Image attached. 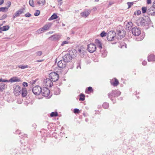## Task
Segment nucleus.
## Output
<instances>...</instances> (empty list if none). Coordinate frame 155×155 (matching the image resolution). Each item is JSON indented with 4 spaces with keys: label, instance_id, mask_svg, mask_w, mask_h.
<instances>
[{
    "label": "nucleus",
    "instance_id": "63",
    "mask_svg": "<svg viewBox=\"0 0 155 155\" xmlns=\"http://www.w3.org/2000/svg\"><path fill=\"white\" fill-rule=\"evenodd\" d=\"M88 119L87 118H86V119H85V121H86V122H87V121H88Z\"/></svg>",
    "mask_w": 155,
    "mask_h": 155
},
{
    "label": "nucleus",
    "instance_id": "43",
    "mask_svg": "<svg viewBox=\"0 0 155 155\" xmlns=\"http://www.w3.org/2000/svg\"><path fill=\"white\" fill-rule=\"evenodd\" d=\"M127 4L128 6V8H130L131 6L133 5V2H127Z\"/></svg>",
    "mask_w": 155,
    "mask_h": 155
},
{
    "label": "nucleus",
    "instance_id": "33",
    "mask_svg": "<svg viewBox=\"0 0 155 155\" xmlns=\"http://www.w3.org/2000/svg\"><path fill=\"white\" fill-rule=\"evenodd\" d=\"M78 51L80 53V54L81 56H83L86 54V52L81 49H78Z\"/></svg>",
    "mask_w": 155,
    "mask_h": 155
},
{
    "label": "nucleus",
    "instance_id": "11",
    "mask_svg": "<svg viewBox=\"0 0 155 155\" xmlns=\"http://www.w3.org/2000/svg\"><path fill=\"white\" fill-rule=\"evenodd\" d=\"M131 31L133 35L135 36H138L140 34V30L137 27L132 28Z\"/></svg>",
    "mask_w": 155,
    "mask_h": 155
},
{
    "label": "nucleus",
    "instance_id": "60",
    "mask_svg": "<svg viewBox=\"0 0 155 155\" xmlns=\"http://www.w3.org/2000/svg\"><path fill=\"white\" fill-rule=\"evenodd\" d=\"M43 61V60H38L37 61L38 62H41Z\"/></svg>",
    "mask_w": 155,
    "mask_h": 155
},
{
    "label": "nucleus",
    "instance_id": "13",
    "mask_svg": "<svg viewBox=\"0 0 155 155\" xmlns=\"http://www.w3.org/2000/svg\"><path fill=\"white\" fill-rule=\"evenodd\" d=\"M61 37L60 35L57 34H55L51 36L49 38L52 41H59Z\"/></svg>",
    "mask_w": 155,
    "mask_h": 155
},
{
    "label": "nucleus",
    "instance_id": "29",
    "mask_svg": "<svg viewBox=\"0 0 155 155\" xmlns=\"http://www.w3.org/2000/svg\"><path fill=\"white\" fill-rule=\"evenodd\" d=\"M79 96V100L80 101H83L85 100V96L84 94L81 93L80 94Z\"/></svg>",
    "mask_w": 155,
    "mask_h": 155
},
{
    "label": "nucleus",
    "instance_id": "38",
    "mask_svg": "<svg viewBox=\"0 0 155 155\" xmlns=\"http://www.w3.org/2000/svg\"><path fill=\"white\" fill-rule=\"evenodd\" d=\"M107 33H106L105 31H103L101 32L100 35L101 37H103L107 36Z\"/></svg>",
    "mask_w": 155,
    "mask_h": 155
},
{
    "label": "nucleus",
    "instance_id": "45",
    "mask_svg": "<svg viewBox=\"0 0 155 155\" xmlns=\"http://www.w3.org/2000/svg\"><path fill=\"white\" fill-rule=\"evenodd\" d=\"M6 9V7H0V12H5V9Z\"/></svg>",
    "mask_w": 155,
    "mask_h": 155
},
{
    "label": "nucleus",
    "instance_id": "64",
    "mask_svg": "<svg viewBox=\"0 0 155 155\" xmlns=\"http://www.w3.org/2000/svg\"><path fill=\"white\" fill-rule=\"evenodd\" d=\"M83 115L85 117H86V114H85V113H83Z\"/></svg>",
    "mask_w": 155,
    "mask_h": 155
},
{
    "label": "nucleus",
    "instance_id": "47",
    "mask_svg": "<svg viewBox=\"0 0 155 155\" xmlns=\"http://www.w3.org/2000/svg\"><path fill=\"white\" fill-rule=\"evenodd\" d=\"M69 42L68 41H63L61 44V46H63L65 44H68Z\"/></svg>",
    "mask_w": 155,
    "mask_h": 155
},
{
    "label": "nucleus",
    "instance_id": "62",
    "mask_svg": "<svg viewBox=\"0 0 155 155\" xmlns=\"http://www.w3.org/2000/svg\"><path fill=\"white\" fill-rule=\"evenodd\" d=\"M60 18H59L58 19L56 20V21H57V23H59V20Z\"/></svg>",
    "mask_w": 155,
    "mask_h": 155
},
{
    "label": "nucleus",
    "instance_id": "6",
    "mask_svg": "<svg viewBox=\"0 0 155 155\" xmlns=\"http://www.w3.org/2000/svg\"><path fill=\"white\" fill-rule=\"evenodd\" d=\"M42 89L40 86L37 85L32 88V92L35 95H38L41 93Z\"/></svg>",
    "mask_w": 155,
    "mask_h": 155
},
{
    "label": "nucleus",
    "instance_id": "58",
    "mask_svg": "<svg viewBox=\"0 0 155 155\" xmlns=\"http://www.w3.org/2000/svg\"><path fill=\"white\" fill-rule=\"evenodd\" d=\"M4 3V0H0V5L3 4Z\"/></svg>",
    "mask_w": 155,
    "mask_h": 155
},
{
    "label": "nucleus",
    "instance_id": "57",
    "mask_svg": "<svg viewBox=\"0 0 155 155\" xmlns=\"http://www.w3.org/2000/svg\"><path fill=\"white\" fill-rule=\"evenodd\" d=\"M20 130H18L16 131V133L17 134H20Z\"/></svg>",
    "mask_w": 155,
    "mask_h": 155
},
{
    "label": "nucleus",
    "instance_id": "32",
    "mask_svg": "<svg viewBox=\"0 0 155 155\" xmlns=\"http://www.w3.org/2000/svg\"><path fill=\"white\" fill-rule=\"evenodd\" d=\"M58 114L57 112H52L50 114V116L51 117H55L58 116Z\"/></svg>",
    "mask_w": 155,
    "mask_h": 155
},
{
    "label": "nucleus",
    "instance_id": "8",
    "mask_svg": "<svg viewBox=\"0 0 155 155\" xmlns=\"http://www.w3.org/2000/svg\"><path fill=\"white\" fill-rule=\"evenodd\" d=\"M81 59L78 58L76 59L75 61H74V63H71V65H73L72 66V67L71 68V69H72L73 67H74V66H76V68L78 69L79 67L80 68H81Z\"/></svg>",
    "mask_w": 155,
    "mask_h": 155
},
{
    "label": "nucleus",
    "instance_id": "42",
    "mask_svg": "<svg viewBox=\"0 0 155 155\" xmlns=\"http://www.w3.org/2000/svg\"><path fill=\"white\" fill-rule=\"evenodd\" d=\"M73 112L75 114H78L79 113L80 110L78 108H75Z\"/></svg>",
    "mask_w": 155,
    "mask_h": 155
},
{
    "label": "nucleus",
    "instance_id": "3",
    "mask_svg": "<svg viewBox=\"0 0 155 155\" xmlns=\"http://www.w3.org/2000/svg\"><path fill=\"white\" fill-rule=\"evenodd\" d=\"M121 94V92L118 90H113L110 92L108 94V96L109 98H110L111 100L113 101V99L112 98L113 97H117L119 96Z\"/></svg>",
    "mask_w": 155,
    "mask_h": 155
},
{
    "label": "nucleus",
    "instance_id": "53",
    "mask_svg": "<svg viewBox=\"0 0 155 155\" xmlns=\"http://www.w3.org/2000/svg\"><path fill=\"white\" fill-rule=\"evenodd\" d=\"M37 127V125L35 124H33L32 125V127L34 129H35Z\"/></svg>",
    "mask_w": 155,
    "mask_h": 155
},
{
    "label": "nucleus",
    "instance_id": "9",
    "mask_svg": "<svg viewBox=\"0 0 155 155\" xmlns=\"http://www.w3.org/2000/svg\"><path fill=\"white\" fill-rule=\"evenodd\" d=\"M21 87L19 85H15L14 87V93L16 96L19 95L21 92Z\"/></svg>",
    "mask_w": 155,
    "mask_h": 155
},
{
    "label": "nucleus",
    "instance_id": "2",
    "mask_svg": "<svg viewBox=\"0 0 155 155\" xmlns=\"http://www.w3.org/2000/svg\"><path fill=\"white\" fill-rule=\"evenodd\" d=\"M97 48L100 49L101 56L103 57H105L107 55V52L104 48L102 47V44L100 41L97 39Z\"/></svg>",
    "mask_w": 155,
    "mask_h": 155
},
{
    "label": "nucleus",
    "instance_id": "28",
    "mask_svg": "<svg viewBox=\"0 0 155 155\" xmlns=\"http://www.w3.org/2000/svg\"><path fill=\"white\" fill-rule=\"evenodd\" d=\"M93 91V89L91 87H87L85 90V92L86 93L88 94L89 92L91 93Z\"/></svg>",
    "mask_w": 155,
    "mask_h": 155
},
{
    "label": "nucleus",
    "instance_id": "24",
    "mask_svg": "<svg viewBox=\"0 0 155 155\" xmlns=\"http://www.w3.org/2000/svg\"><path fill=\"white\" fill-rule=\"evenodd\" d=\"M21 95L23 97H25L27 94V89L25 87H22L21 90Z\"/></svg>",
    "mask_w": 155,
    "mask_h": 155
},
{
    "label": "nucleus",
    "instance_id": "35",
    "mask_svg": "<svg viewBox=\"0 0 155 155\" xmlns=\"http://www.w3.org/2000/svg\"><path fill=\"white\" fill-rule=\"evenodd\" d=\"M147 9L146 7H143L142 8V12L143 13H147Z\"/></svg>",
    "mask_w": 155,
    "mask_h": 155
},
{
    "label": "nucleus",
    "instance_id": "49",
    "mask_svg": "<svg viewBox=\"0 0 155 155\" xmlns=\"http://www.w3.org/2000/svg\"><path fill=\"white\" fill-rule=\"evenodd\" d=\"M45 30L43 28H41L39 30H38V32H40L41 33V32H44Z\"/></svg>",
    "mask_w": 155,
    "mask_h": 155
},
{
    "label": "nucleus",
    "instance_id": "15",
    "mask_svg": "<svg viewBox=\"0 0 155 155\" xmlns=\"http://www.w3.org/2000/svg\"><path fill=\"white\" fill-rule=\"evenodd\" d=\"M63 58L64 61L66 62L70 61L73 58L72 56L70 55L69 53L64 55Z\"/></svg>",
    "mask_w": 155,
    "mask_h": 155
},
{
    "label": "nucleus",
    "instance_id": "55",
    "mask_svg": "<svg viewBox=\"0 0 155 155\" xmlns=\"http://www.w3.org/2000/svg\"><path fill=\"white\" fill-rule=\"evenodd\" d=\"M147 62L146 61H143L142 62V64L143 65H146V64H147Z\"/></svg>",
    "mask_w": 155,
    "mask_h": 155
},
{
    "label": "nucleus",
    "instance_id": "27",
    "mask_svg": "<svg viewBox=\"0 0 155 155\" xmlns=\"http://www.w3.org/2000/svg\"><path fill=\"white\" fill-rule=\"evenodd\" d=\"M58 18H59V16L57 15V14L56 13H54L48 19V20L51 21L54 19H57Z\"/></svg>",
    "mask_w": 155,
    "mask_h": 155
},
{
    "label": "nucleus",
    "instance_id": "18",
    "mask_svg": "<svg viewBox=\"0 0 155 155\" xmlns=\"http://www.w3.org/2000/svg\"><path fill=\"white\" fill-rule=\"evenodd\" d=\"M66 62L64 61V60H61L59 61L57 63L58 67L60 68H64L66 66Z\"/></svg>",
    "mask_w": 155,
    "mask_h": 155
},
{
    "label": "nucleus",
    "instance_id": "26",
    "mask_svg": "<svg viewBox=\"0 0 155 155\" xmlns=\"http://www.w3.org/2000/svg\"><path fill=\"white\" fill-rule=\"evenodd\" d=\"M148 61H155V56L153 54H151L148 57Z\"/></svg>",
    "mask_w": 155,
    "mask_h": 155
},
{
    "label": "nucleus",
    "instance_id": "56",
    "mask_svg": "<svg viewBox=\"0 0 155 155\" xmlns=\"http://www.w3.org/2000/svg\"><path fill=\"white\" fill-rule=\"evenodd\" d=\"M147 3L148 4H151V0H147Z\"/></svg>",
    "mask_w": 155,
    "mask_h": 155
},
{
    "label": "nucleus",
    "instance_id": "41",
    "mask_svg": "<svg viewBox=\"0 0 155 155\" xmlns=\"http://www.w3.org/2000/svg\"><path fill=\"white\" fill-rule=\"evenodd\" d=\"M6 5H7V6L6 7V9L7 10L10 6L11 5V2L10 1H8L6 3Z\"/></svg>",
    "mask_w": 155,
    "mask_h": 155
},
{
    "label": "nucleus",
    "instance_id": "23",
    "mask_svg": "<svg viewBox=\"0 0 155 155\" xmlns=\"http://www.w3.org/2000/svg\"><path fill=\"white\" fill-rule=\"evenodd\" d=\"M110 84L111 85L114 86H117L119 84V81L116 78H114V79H112L110 80Z\"/></svg>",
    "mask_w": 155,
    "mask_h": 155
},
{
    "label": "nucleus",
    "instance_id": "48",
    "mask_svg": "<svg viewBox=\"0 0 155 155\" xmlns=\"http://www.w3.org/2000/svg\"><path fill=\"white\" fill-rule=\"evenodd\" d=\"M8 82V80L6 79H3L2 78L0 79V82Z\"/></svg>",
    "mask_w": 155,
    "mask_h": 155
},
{
    "label": "nucleus",
    "instance_id": "14",
    "mask_svg": "<svg viewBox=\"0 0 155 155\" xmlns=\"http://www.w3.org/2000/svg\"><path fill=\"white\" fill-rule=\"evenodd\" d=\"M147 14L149 15L154 16L155 15V8L151 7L147 9Z\"/></svg>",
    "mask_w": 155,
    "mask_h": 155
},
{
    "label": "nucleus",
    "instance_id": "54",
    "mask_svg": "<svg viewBox=\"0 0 155 155\" xmlns=\"http://www.w3.org/2000/svg\"><path fill=\"white\" fill-rule=\"evenodd\" d=\"M141 14V12L140 10H138L137 12V15H139Z\"/></svg>",
    "mask_w": 155,
    "mask_h": 155
},
{
    "label": "nucleus",
    "instance_id": "10",
    "mask_svg": "<svg viewBox=\"0 0 155 155\" xmlns=\"http://www.w3.org/2000/svg\"><path fill=\"white\" fill-rule=\"evenodd\" d=\"M96 49V46L94 44L91 43L87 45V50L90 53L94 52Z\"/></svg>",
    "mask_w": 155,
    "mask_h": 155
},
{
    "label": "nucleus",
    "instance_id": "7",
    "mask_svg": "<svg viewBox=\"0 0 155 155\" xmlns=\"http://www.w3.org/2000/svg\"><path fill=\"white\" fill-rule=\"evenodd\" d=\"M41 93L43 96L46 97H48V98H50L51 96H51L50 95V90L46 87H43V88Z\"/></svg>",
    "mask_w": 155,
    "mask_h": 155
},
{
    "label": "nucleus",
    "instance_id": "21",
    "mask_svg": "<svg viewBox=\"0 0 155 155\" xmlns=\"http://www.w3.org/2000/svg\"><path fill=\"white\" fill-rule=\"evenodd\" d=\"M133 26V24L132 23L131 21L128 22L126 24L125 29L127 31H130L131 29L132 30Z\"/></svg>",
    "mask_w": 155,
    "mask_h": 155
},
{
    "label": "nucleus",
    "instance_id": "22",
    "mask_svg": "<svg viewBox=\"0 0 155 155\" xmlns=\"http://www.w3.org/2000/svg\"><path fill=\"white\" fill-rule=\"evenodd\" d=\"M8 82L11 83L14 82H19L20 81V79L18 78L14 77L11 78L9 80H8Z\"/></svg>",
    "mask_w": 155,
    "mask_h": 155
},
{
    "label": "nucleus",
    "instance_id": "16",
    "mask_svg": "<svg viewBox=\"0 0 155 155\" xmlns=\"http://www.w3.org/2000/svg\"><path fill=\"white\" fill-rule=\"evenodd\" d=\"M117 32L118 35V36L117 37V38L121 39L125 36V32L124 31L119 30Z\"/></svg>",
    "mask_w": 155,
    "mask_h": 155
},
{
    "label": "nucleus",
    "instance_id": "50",
    "mask_svg": "<svg viewBox=\"0 0 155 155\" xmlns=\"http://www.w3.org/2000/svg\"><path fill=\"white\" fill-rule=\"evenodd\" d=\"M7 17V15L6 14H4L1 18V20H3L5 19Z\"/></svg>",
    "mask_w": 155,
    "mask_h": 155
},
{
    "label": "nucleus",
    "instance_id": "17",
    "mask_svg": "<svg viewBox=\"0 0 155 155\" xmlns=\"http://www.w3.org/2000/svg\"><path fill=\"white\" fill-rule=\"evenodd\" d=\"M91 12V11L90 9L85 10L83 12L81 13V16L82 17H84L86 18L89 15Z\"/></svg>",
    "mask_w": 155,
    "mask_h": 155
},
{
    "label": "nucleus",
    "instance_id": "12",
    "mask_svg": "<svg viewBox=\"0 0 155 155\" xmlns=\"http://www.w3.org/2000/svg\"><path fill=\"white\" fill-rule=\"evenodd\" d=\"M25 8H23L22 9H20L17 11L15 13V14L13 15V17L12 18V19L13 20L16 17L19 16L20 14L23 13V12L24 10H25Z\"/></svg>",
    "mask_w": 155,
    "mask_h": 155
},
{
    "label": "nucleus",
    "instance_id": "46",
    "mask_svg": "<svg viewBox=\"0 0 155 155\" xmlns=\"http://www.w3.org/2000/svg\"><path fill=\"white\" fill-rule=\"evenodd\" d=\"M25 16L26 17H29L31 15V14L29 12H27L25 15Z\"/></svg>",
    "mask_w": 155,
    "mask_h": 155
},
{
    "label": "nucleus",
    "instance_id": "59",
    "mask_svg": "<svg viewBox=\"0 0 155 155\" xmlns=\"http://www.w3.org/2000/svg\"><path fill=\"white\" fill-rule=\"evenodd\" d=\"M153 7L154 8H155V0L153 3Z\"/></svg>",
    "mask_w": 155,
    "mask_h": 155
},
{
    "label": "nucleus",
    "instance_id": "51",
    "mask_svg": "<svg viewBox=\"0 0 155 155\" xmlns=\"http://www.w3.org/2000/svg\"><path fill=\"white\" fill-rule=\"evenodd\" d=\"M22 85L25 87L28 86V84L27 83L24 82L23 83Z\"/></svg>",
    "mask_w": 155,
    "mask_h": 155
},
{
    "label": "nucleus",
    "instance_id": "40",
    "mask_svg": "<svg viewBox=\"0 0 155 155\" xmlns=\"http://www.w3.org/2000/svg\"><path fill=\"white\" fill-rule=\"evenodd\" d=\"M29 5L32 7H34L33 0H29Z\"/></svg>",
    "mask_w": 155,
    "mask_h": 155
},
{
    "label": "nucleus",
    "instance_id": "4",
    "mask_svg": "<svg viewBox=\"0 0 155 155\" xmlns=\"http://www.w3.org/2000/svg\"><path fill=\"white\" fill-rule=\"evenodd\" d=\"M116 33L114 31H110L107 32V38L109 41L114 40L116 38Z\"/></svg>",
    "mask_w": 155,
    "mask_h": 155
},
{
    "label": "nucleus",
    "instance_id": "44",
    "mask_svg": "<svg viewBox=\"0 0 155 155\" xmlns=\"http://www.w3.org/2000/svg\"><path fill=\"white\" fill-rule=\"evenodd\" d=\"M42 51H38L37 52H36L35 53V54L37 56H39L41 55H42Z\"/></svg>",
    "mask_w": 155,
    "mask_h": 155
},
{
    "label": "nucleus",
    "instance_id": "25",
    "mask_svg": "<svg viewBox=\"0 0 155 155\" xmlns=\"http://www.w3.org/2000/svg\"><path fill=\"white\" fill-rule=\"evenodd\" d=\"M5 84L3 82L0 83V91L2 92L4 90L7 88Z\"/></svg>",
    "mask_w": 155,
    "mask_h": 155
},
{
    "label": "nucleus",
    "instance_id": "39",
    "mask_svg": "<svg viewBox=\"0 0 155 155\" xmlns=\"http://www.w3.org/2000/svg\"><path fill=\"white\" fill-rule=\"evenodd\" d=\"M40 14V11L39 10H36L35 12L34 13V15L35 16H37Z\"/></svg>",
    "mask_w": 155,
    "mask_h": 155
},
{
    "label": "nucleus",
    "instance_id": "52",
    "mask_svg": "<svg viewBox=\"0 0 155 155\" xmlns=\"http://www.w3.org/2000/svg\"><path fill=\"white\" fill-rule=\"evenodd\" d=\"M38 79H36L35 80H33L32 81L30 82V84L33 85L35 83L36 81H37Z\"/></svg>",
    "mask_w": 155,
    "mask_h": 155
},
{
    "label": "nucleus",
    "instance_id": "1",
    "mask_svg": "<svg viewBox=\"0 0 155 155\" xmlns=\"http://www.w3.org/2000/svg\"><path fill=\"white\" fill-rule=\"evenodd\" d=\"M140 24L142 26H146L147 25L148 27L146 28H147L150 27V26L153 27V25H152V23H151L150 18L147 16L142 18V19L140 21Z\"/></svg>",
    "mask_w": 155,
    "mask_h": 155
},
{
    "label": "nucleus",
    "instance_id": "61",
    "mask_svg": "<svg viewBox=\"0 0 155 155\" xmlns=\"http://www.w3.org/2000/svg\"><path fill=\"white\" fill-rule=\"evenodd\" d=\"M96 10H97V8L96 7H94L92 9V10H93V11H95Z\"/></svg>",
    "mask_w": 155,
    "mask_h": 155
},
{
    "label": "nucleus",
    "instance_id": "19",
    "mask_svg": "<svg viewBox=\"0 0 155 155\" xmlns=\"http://www.w3.org/2000/svg\"><path fill=\"white\" fill-rule=\"evenodd\" d=\"M45 82L46 85L49 87H51L53 85V83L51 79L50 78H47L45 80L44 82Z\"/></svg>",
    "mask_w": 155,
    "mask_h": 155
},
{
    "label": "nucleus",
    "instance_id": "20",
    "mask_svg": "<svg viewBox=\"0 0 155 155\" xmlns=\"http://www.w3.org/2000/svg\"><path fill=\"white\" fill-rule=\"evenodd\" d=\"M70 55L72 56V58L76 57L77 54V52L76 50L73 49L68 51Z\"/></svg>",
    "mask_w": 155,
    "mask_h": 155
},
{
    "label": "nucleus",
    "instance_id": "31",
    "mask_svg": "<svg viewBox=\"0 0 155 155\" xmlns=\"http://www.w3.org/2000/svg\"><path fill=\"white\" fill-rule=\"evenodd\" d=\"M51 25L50 23L48 24V25H45L43 27L44 29L45 30H47L49 28Z\"/></svg>",
    "mask_w": 155,
    "mask_h": 155
},
{
    "label": "nucleus",
    "instance_id": "30",
    "mask_svg": "<svg viewBox=\"0 0 155 155\" xmlns=\"http://www.w3.org/2000/svg\"><path fill=\"white\" fill-rule=\"evenodd\" d=\"M60 89L58 87H57L55 89L54 92V94L56 95H58L60 94Z\"/></svg>",
    "mask_w": 155,
    "mask_h": 155
},
{
    "label": "nucleus",
    "instance_id": "5",
    "mask_svg": "<svg viewBox=\"0 0 155 155\" xmlns=\"http://www.w3.org/2000/svg\"><path fill=\"white\" fill-rule=\"evenodd\" d=\"M49 77L53 82H56L58 80L59 77L57 73L53 72L49 74Z\"/></svg>",
    "mask_w": 155,
    "mask_h": 155
},
{
    "label": "nucleus",
    "instance_id": "34",
    "mask_svg": "<svg viewBox=\"0 0 155 155\" xmlns=\"http://www.w3.org/2000/svg\"><path fill=\"white\" fill-rule=\"evenodd\" d=\"M109 107L108 103L107 102L104 103L102 104V107L104 109H107Z\"/></svg>",
    "mask_w": 155,
    "mask_h": 155
},
{
    "label": "nucleus",
    "instance_id": "37",
    "mask_svg": "<svg viewBox=\"0 0 155 155\" xmlns=\"http://www.w3.org/2000/svg\"><path fill=\"white\" fill-rule=\"evenodd\" d=\"M45 3V0H41V1H38L37 2V4L40 5L41 4H42V5H44Z\"/></svg>",
    "mask_w": 155,
    "mask_h": 155
},
{
    "label": "nucleus",
    "instance_id": "36",
    "mask_svg": "<svg viewBox=\"0 0 155 155\" xmlns=\"http://www.w3.org/2000/svg\"><path fill=\"white\" fill-rule=\"evenodd\" d=\"M18 67L19 68H20L21 69H24L26 68H28V66L27 65H22V64H21V65H18Z\"/></svg>",
    "mask_w": 155,
    "mask_h": 155
}]
</instances>
